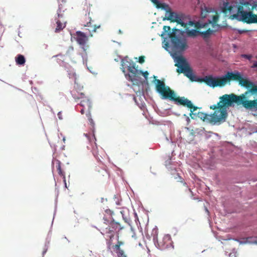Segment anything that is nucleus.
<instances>
[{
    "label": "nucleus",
    "mask_w": 257,
    "mask_h": 257,
    "mask_svg": "<svg viewBox=\"0 0 257 257\" xmlns=\"http://www.w3.org/2000/svg\"><path fill=\"white\" fill-rule=\"evenodd\" d=\"M47 247L46 246V247L44 249V250L43 251V256L44 255V254L46 253V252L47 251Z\"/></svg>",
    "instance_id": "nucleus-37"
},
{
    "label": "nucleus",
    "mask_w": 257,
    "mask_h": 257,
    "mask_svg": "<svg viewBox=\"0 0 257 257\" xmlns=\"http://www.w3.org/2000/svg\"><path fill=\"white\" fill-rule=\"evenodd\" d=\"M202 81L209 87L215 88L224 86L227 82V73L221 77H214L212 75L206 76Z\"/></svg>",
    "instance_id": "nucleus-8"
},
{
    "label": "nucleus",
    "mask_w": 257,
    "mask_h": 257,
    "mask_svg": "<svg viewBox=\"0 0 257 257\" xmlns=\"http://www.w3.org/2000/svg\"><path fill=\"white\" fill-rule=\"evenodd\" d=\"M75 90L77 91V94H79L80 92H84L83 90V86H80L76 83H75L74 89L72 91Z\"/></svg>",
    "instance_id": "nucleus-23"
},
{
    "label": "nucleus",
    "mask_w": 257,
    "mask_h": 257,
    "mask_svg": "<svg viewBox=\"0 0 257 257\" xmlns=\"http://www.w3.org/2000/svg\"><path fill=\"white\" fill-rule=\"evenodd\" d=\"M65 10L62 5H59L57 16L55 18V23L53 24L54 32L56 33H60L66 26L67 22L63 20Z\"/></svg>",
    "instance_id": "nucleus-9"
},
{
    "label": "nucleus",
    "mask_w": 257,
    "mask_h": 257,
    "mask_svg": "<svg viewBox=\"0 0 257 257\" xmlns=\"http://www.w3.org/2000/svg\"><path fill=\"white\" fill-rule=\"evenodd\" d=\"M127 62L129 64V65L127 66V70L131 73V74H128L129 80L133 81L137 74L138 70L136 67V64L132 60L127 61Z\"/></svg>",
    "instance_id": "nucleus-15"
},
{
    "label": "nucleus",
    "mask_w": 257,
    "mask_h": 257,
    "mask_svg": "<svg viewBox=\"0 0 257 257\" xmlns=\"http://www.w3.org/2000/svg\"><path fill=\"white\" fill-rule=\"evenodd\" d=\"M93 137H94V140H96V139H95V136H94V134H93Z\"/></svg>",
    "instance_id": "nucleus-42"
},
{
    "label": "nucleus",
    "mask_w": 257,
    "mask_h": 257,
    "mask_svg": "<svg viewBox=\"0 0 257 257\" xmlns=\"http://www.w3.org/2000/svg\"><path fill=\"white\" fill-rule=\"evenodd\" d=\"M157 8L164 10L166 11V18L164 20H169L172 22H177L183 27H186L187 24L184 22L185 15L182 13L178 14L172 11L168 5L161 3L158 0H151Z\"/></svg>",
    "instance_id": "nucleus-4"
},
{
    "label": "nucleus",
    "mask_w": 257,
    "mask_h": 257,
    "mask_svg": "<svg viewBox=\"0 0 257 257\" xmlns=\"http://www.w3.org/2000/svg\"><path fill=\"white\" fill-rule=\"evenodd\" d=\"M114 249H116V251H119V250H121L122 249H120L119 244H115L113 246Z\"/></svg>",
    "instance_id": "nucleus-32"
},
{
    "label": "nucleus",
    "mask_w": 257,
    "mask_h": 257,
    "mask_svg": "<svg viewBox=\"0 0 257 257\" xmlns=\"http://www.w3.org/2000/svg\"><path fill=\"white\" fill-rule=\"evenodd\" d=\"M186 29V33L188 36L195 37L198 35H201L204 38H207L209 37L213 33V31L210 28H208L206 31H200L195 29L190 30L189 28L184 27Z\"/></svg>",
    "instance_id": "nucleus-14"
},
{
    "label": "nucleus",
    "mask_w": 257,
    "mask_h": 257,
    "mask_svg": "<svg viewBox=\"0 0 257 257\" xmlns=\"http://www.w3.org/2000/svg\"><path fill=\"white\" fill-rule=\"evenodd\" d=\"M141 72L142 73L143 75L146 79L148 78V76L149 75V73L148 71H147L145 72L141 71Z\"/></svg>",
    "instance_id": "nucleus-34"
},
{
    "label": "nucleus",
    "mask_w": 257,
    "mask_h": 257,
    "mask_svg": "<svg viewBox=\"0 0 257 257\" xmlns=\"http://www.w3.org/2000/svg\"><path fill=\"white\" fill-rule=\"evenodd\" d=\"M145 62V56H141L139 57V62L141 64Z\"/></svg>",
    "instance_id": "nucleus-31"
},
{
    "label": "nucleus",
    "mask_w": 257,
    "mask_h": 257,
    "mask_svg": "<svg viewBox=\"0 0 257 257\" xmlns=\"http://www.w3.org/2000/svg\"><path fill=\"white\" fill-rule=\"evenodd\" d=\"M76 91H77L76 90L71 91L72 97L75 100L79 99L81 100L80 105L82 108L80 110V113L82 114L86 113L90 125L93 128L94 126V122L92 119L90 114L92 104L90 99L88 96L85 95L84 92H80L79 94H77Z\"/></svg>",
    "instance_id": "nucleus-5"
},
{
    "label": "nucleus",
    "mask_w": 257,
    "mask_h": 257,
    "mask_svg": "<svg viewBox=\"0 0 257 257\" xmlns=\"http://www.w3.org/2000/svg\"><path fill=\"white\" fill-rule=\"evenodd\" d=\"M74 39L84 51L87 50L89 47L87 44L88 38L84 33L81 31H77L74 34Z\"/></svg>",
    "instance_id": "nucleus-13"
},
{
    "label": "nucleus",
    "mask_w": 257,
    "mask_h": 257,
    "mask_svg": "<svg viewBox=\"0 0 257 257\" xmlns=\"http://www.w3.org/2000/svg\"><path fill=\"white\" fill-rule=\"evenodd\" d=\"M188 190H189L190 192H191V193H192V191H191V190L190 189H188Z\"/></svg>",
    "instance_id": "nucleus-43"
},
{
    "label": "nucleus",
    "mask_w": 257,
    "mask_h": 257,
    "mask_svg": "<svg viewBox=\"0 0 257 257\" xmlns=\"http://www.w3.org/2000/svg\"><path fill=\"white\" fill-rule=\"evenodd\" d=\"M211 12V9L204 6V8H201V16L202 18H206L207 14Z\"/></svg>",
    "instance_id": "nucleus-20"
},
{
    "label": "nucleus",
    "mask_w": 257,
    "mask_h": 257,
    "mask_svg": "<svg viewBox=\"0 0 257 257\" xmlns=\"http://www.w3.org/2000/svg\"><path fill=\"white\" fill-rule=\"evenodd\" d=\"M191 106L190 107H187L188 108L190 109V112L189 115L192 119H196V113L194 112V111H195L199 108L197 106H194L191 102Z\"/></svg>",
    "instance_id": "nucleus-18"
},
{
    "label": "nucleus",
    "mask_w": 257,
    "mask_h": 257,
    "mask_svg": "<svg viewBox=\"0 0 257 257\" xmlns=\"http://www.w3.org/2000/svg\"><path fill=\"white\" fill-rule=\"evenodd\" d=\"M175 61L176 62L175 66L177 67V72L178 73H183L191 80H194L193 70L184 57L182 56L176 57Z\"/></svg>",
    "instance_id": "nucleus-7"
},
{
    "label": "nucleus",
    "mask_w": 257,
    "mask_h": 257,
    "mask_svg": "<svg viewBox=\"0 0 257 257\" xmlns=\"http://www.w3.org/2000/svg\"><path fill=\"white\" fill-rule=\"evenodd\" d=\"M117 257H127L123 250L116 251Z\"/></svg>",
    "instance_id": "nucleus-27"
},
{
    "label": "nucleus",
    "mask_w": 257,
    "mask_h": 257,
    "mask_svg": "<svg viewBox=\"0 0 257 257\" xmlns=\"http://www.w3.org/2000/svg\"><path fill=\"white\" fill-rule=\"evenodd\" d=\"M104 212H105V214H104V217H106V218L107 219H110V220L113 219L112 216L113 214V212L112 211L108 209H106L104 211Z\"/></svg>",
    "instance_id": "nucleus-22"
},
{
    "label": "nucleus",
    "mask_w": 257,
    "mask_h": 257,
    "mask_svg": "<svg viewBox=\"0 0 257 257\" xmlns=\"http://www.w3.org/2000/svg\"><path fill=\"white\" fill-rule=\"evenodd\" d=\"M231 80H236L239 83V84L246 88H252L255 84L252 82L250 81L246 78H243L241 74L238 72H227V82H229Z\"/></svg>",
    "instance_id": "nucleus-10"
},
{
    "label": "nucleus",
    "mask_w": 257,
    "mask_h": 257,
    "mask_svg": "<svg viewBox=\"0 0 257 257\" xmlns=\"http://www.w3.org/2000/svg\"><path fill=\"white\" fill-rule=\"evenodd\" d=\"M86 137L88 138V135L87 134L86 135Z\"/></svg>",
    "instance_id": "nucleus-44"
},
{
    "label": "nucleus",
    "mask_w": 257,
    "mask_h": 257,
    "mask_svg": "<svg viewBox=\"0 0 257 257\" xmlns=\"http://www.w3.org/2000/svg\"><path fill=\"white\" fill-rule=\"evenodd\" d=\"M177 31L176 28L173 29V32L169 34V37L174 48L177 50H184L187 47V43L185 39H182L176 35Z\"/></svg>",
    "instance_id": "nucleus-11"
},
{
    "label": "nucleus",
    "mask_w": 257,
    "mask_h": 257,
    "mask_svg": "<svg viewBox=\"0 0 257 257\" xmlns=\"http://www.w3.org/2000/svg\"><path fill=\"white\" fill-rule=\"evenodd\" d=\"M213 115V113L211 114H208L207 113L202 112H198V113H196V119L197 118H199L203 121L205 120H208L210 123H213L214 124L216 123H219V122H214L213 121H212V115Z\"/></svg>",
    "instance_id": "nucleus-16"
},
{
    "label": "nucleus",
    "mask_w": 257,
    "mask_h": 257,
    "mask_svg": "<svg viewBox=\"0 0 257 257\" xmlns=\"http://www.w3.org/2000/svg\"><path fill=\"white\" fill-rule=\"evenodd\" d=\"M256 8L257 4L252 5L249 2H245L238 6L230 5L226 2L223 3L221 11L224 16L230 19L242 21L247 24H257V15L253 14L251 12Z\"/></svg>",
    "instance_id": "nucleus-2"
},
{
    "label": "nucleus",
    "mask_w": 257,
    "mask_h": 257,
    "mask_svg": "<svg viewBox=\"0 0 257 257\" xmlns=\"http://www.w3.org/2000/svg\"><path fill=\"white\" fill-rule=\"evenodd\" d=\"M98 226L101 233L108 234L110 239L114 236L115 232L118 231L123 228L120 223L115 222L113 219H107L105 217H103L102 221L99 222Z\"/></svg>",
    "instance_id": "nucleus-6"
},
{
    "label": "nucleus",
    "mask_w": 257,
    "mask_h": 257,
    "mask_svg": "<svg viewBox=\"0 0 257 257\" xmlns=\"http://www.w3.org/2000/svg\"><path fill=\"white\" fill-rule=\"evenodd\" d=\"M255 58L257 59V56H255Z\"/></svg>",
    "instance_id": "nucleus-45"
},
{
    "label": "nucleus",
    "mask_w": 257,
    "mask_h": 257,
    "mask_svg": "<svg viewBox=\"0 0 257 257\" xmlns=\"http://www.w3.org/2000/svg\"><path fill=\"white\" fill-rule=\"evenodd\" d=\"M208 26V23H205L204 24H201L199 22H196L194 24V27L195 28V30H199L202 28H207Z\"/></svg>",
    "instance_id": "nucleus-21"
},
{
    "label": "nucleus",
    "mask_w": 257,
    "mask_h": 257,
    "mask_svg": "<svg viewBox=\"0 0 257 257\" xmlns=\"http://www.w3.org/2000/svg\"><path fill=\"white\" fill-rule=\"evenodd\" d=\"M15 60L18 65H24L26 62L25 57L21 54L18 55L17 57H16Z\"/></svg>",
    "instance_id": "nucleus-19"
},
{
    "label": "nucleus",
    "mask_w": 257,
    "mask_h": 257,
    "mask_svg": "<svg viewBox=\"0 0 257 257\" xmlns=\"http://www.w3.org/2000/svg\"><path fill=\"white\" fill-rule=\"evenodd\" d=\"M186 23L187 24V27L189 28V27L194 26L195 22L190 21H189L188 23Z\"/></svg>",
    "instance_id": "nucleus-33"
},
{
    "label": "nucleus",
    "mask_w": 257,
    "mask_h": 257,
    "mask_svg": "<svg viewBox=\"0 0 257 257\" xmlns=\"http://www.w3.org/2000/svg\"><path fill=\"white\" fill-rule=\"evenodd\" d=\"M218 19H219V17L217 15H215L213 16V18H212V21H211L210 20H208V22H209V23H208V25L210 24H212V25L213 26L214 25L216 24L217 23V22H218Z\"/></svg>",
    "instance_id": "nucleus-25"
},
{
    "label": "nucleus",
    "mask_w": 257,
    "mask_h": 257,
    "mask_svg": "<svg viewBox=\"0 0 257 257\" xmlns=\"http://www.w3.org/2000/svg\"><path fill=\"white\" fill-rule=\"evenodd\" d=\"M91 18L90 16V13L89 12L88 14H85L84 16H83L81 19V25L84 27H89L88 30L90 33V36L91 37L92 36V33L95 32L97 29L100 28V26H96L95 25H91Z\"/></svg>",
    "instance_id": "nucleus-12"
},
{
    "label": "nucleus",
    "mask_w": 257,
    "mask_h": 257,
    "mask_svg": "<svg viewBox=\"0 0 257 257\" xmlns=\"http://www.w3.org/2000/svg\"><path fill=\"white\" fill-rule=\"evenodd\" d=\"M57 115H58V117H59V118L60 119H62V113L61 112H59L57 114Z\"/></svg>",
    "instance_id": "nucleus-36"
},
{
    "label": "nucleus",
    "mask_w": 257,
    "mask_h": 257,
    "mask_svg": "<svg viewBox=\"0 0 257 257\" xmlns=\"http://www.w3.org/2000/svg\"><path fill=\"white\" fill-rule=\"evenodd\" d=\"M97 171L98 173V176L100 178L102 176H106L107 175V171L103 169H101L100 170H98Z\"/></svg>",
    "instance_id": "nucleus-26"
},
{
    "label": "nucleus",
    "mask_w": 257,
    "mask_h": 257,
    "mask_svg": "<svg viewBox=\"0 0 257 257\" xmlns=\"http://www.w3.org/2000/svg\"><path fill=\"white\" fill-rule=\"evenodd\" d=\"M93 154L94 155V156L96 158V159L99 161H101V158H102L101 157H99L98 155V154L96 152V151L95 150H93Z\"/></svg>",
    "instance_id": "nucleus-28"
},
{
    "label": "nucleus",
    "mask_w": 257,
    "mask_h": 257,
    "mask_svg": "<svg viewBox=\"0 0 257 257\" xmlns=\"http://www.w3.org/2000/svg\"><path fill=\"white\" fill-rule=\"evenodd\" d=\"M241 57L242 58H245V59H247L250 60L252 58V56L251 55L242 54L241 55Z\"/></svg>",
    "instance_id": "nucleus-29"
},
{
    "label": "nucleus",
    "mask_w": 257,
    "mask_h": 257,
    "mask_svg": "<svg viewBox=\"0 0 257 257\" xmlns=\"http://www.w3.org/2000/svg\"><path fill=\"white\" fill-rule=\"evenodd\" d=\"M247 92L239 95L234 93L224 94L219 97V101L216 104L210 105L209 108L214 110L212 116V121L221 123L226 121L228 116L227 108L232 106L233 103L237 105H241L246 110H248L253 116H257V98L248 100Z\"/></svg>",
    "instance_id": "nucleus-1"
},
{
    "label": "nucleus",
    "mask_w": 257,
    "mask_h": 257,
    "mask_svg": "<svg viewBox=\"0 0 257 257\" xmlns=\"http://www.w3.org/2000/svg\"><path fill=\"white\" fill-rule=\"evenodd\" d=\"M252 62H253V64L251 66V68H256L257 67V62L256 61H252Z\"/></svg>",
    "instance_id": "nucleus-35"
},
{
    "label": "nucleus",
    "mask_w": 257,
    "mask_h": 257,
    "mask_svg": "<svg viewBox=\"0 0 257 257\" xmlns=\"http://www.w3.org/2000/svg\"><path fill=\"white\" fill-rule=\"evenodd\" d=\"M247 92V95L249 96V93L251 94H257V85H255L252 88H250L246 91Z\"/></svg>",
    "instance_id": "nucleus-24"
},
{
    "label": "nucleus",
    "mask_w": 257,
    "mask_h": 257,
    "mask_svg": "<svg viewBox=\"0 0 257 257\" xmlns=\"http://www.w3.org/2000/svg\"><path fill=\"white\" fill-rule=\"evenodd\" d=\"M205 210L208 213H209V211L207 209V208H205Z\"/></svg>",
    "instance_id": "nucleus-41"
},
{
    "label": "nucleus",
    "mask_w": 257,
    "mask_h": 257,
    "mask_svg": "<svg viewBox=\"0 0 257 257\" xmlns=\"http://www.w3.org/2000/svg\"><path fill=\"white\" fill-rule=\"evenodd\" d=\"M156 89L163 98L169 99L173 100L177 104L184 106H191V101L184 97H176L174 91L170 89L169 86H166L164 81L159 79H155Z\"/></svg>",
    "instance_id": "nucleus-3"
},
{
    "label": "nucleus",
    "mask_w": 257,
    "mask_h": 257,
    "mask_svg": "<svg viewBox=\"0 0 257 257\" xmlns=\"http://www.w3.org/2000/svg\"><path fill=\"white\" fill-rule=\"evenodd\" d=\"M122 244H123V243L121 241H118V242H117L116 244H119V246H120Z\"/></svg>",
    "instance_id": "nucleus-38"
},
{
    "label": "nucleus",
    "mask_w": 257,
    "mask_h": 257,
    "mask_svg": "<svg viewBox=\"0 0 257 257\" xmlns=\"http://www.w3.org/2000/svg\"><path fill=\"white\" fill-rule=\"evenodd\" d=\"M163 30L165 32H170L171 28L170 26H164L163 27Z\"/></svg>",
    "instance_id": "nucleus-30"
},
{
    "label": "nucleus",
    "mask_w": 257,
    "mask_h": 257,
    "mask_svg": "<svg viewBox=\"0 0 257 257\" xmlns=\"http://www.w3.org/2000/svg\"><path fill=\"white\" fill-rule=\"evenodd\" d=\"M69 50L70 51H73V48L72 47H69Z\"/></svg>",
    "instance_id": "nucleus-39"
},
{
    "label": "nucleus",
    "mask_w": 257,
    "mask_h": 257,
    "mask_svg": "<svg viewBox=\"0 0 257 257\" xmlns=\"http://www.w3.org/2000/svg\"><path fill=\"white\" fill-rule=\"evenodd\" d=\"M122 72L123 73H125V69H124V68L123 67L122 68Z\"/></svg>",
    "instance_id": "nucleus-40"
},
{
    "label": "nucleus",
    "mask_w": 257,
    "mask_h": 257,
    "mask_svg": "<svg viewBox=\"0 0 257 257\" xmlns=\"http://www.w3.org/2000/svg\"><path fill=\"white\" fill-rule=\"evenodd\" d=\"M56 163V167L57 169V171H58V174L63 177L64 181L66 184V179H65V173L62 171L61 167V162L58 160H56L55 162H53V164Z\"/></svg>",
    "instance_id": "nucleus-17"
}]
</instances>
